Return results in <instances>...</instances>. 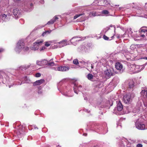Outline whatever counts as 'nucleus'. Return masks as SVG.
Wrapping results in <instances>:
<instances>
[{
    "mask_svg": "<svg viewBox=\"0 0 147 147\" xmlns=\"http://www.w3.org/2000/svg\"><path fill=\"white\" fill-rule=\"evenodd\" d=\"M10 16L11 14L9 13L7 15L4 14H2L0 16V18L2 20L6 22L9 20L10 19L9 17Z\"/></svg>",
    "mask_w": 147,
    "mask_h": 147,
    "instance_id": "obj_22",
    "label": "nucleus"
},
{
    "mask_svg": "<svg viewBox=\"0 0 147 147\" xmlns=\"http://www.w3.org/2000/svg\"><path fill=\"white\" fill-rule=\"evenodd\" d=\"M23 81L22 80H20V81H17V83L16 84V85H21L22 84H23Z\"/></svg>",
    "mask_w": 147,
    "mask_h": 147,
    "instance_id": "obj_40",
    "label": "nucleus"
},
{
    "mask_svg": "<svg viewBox=\"0 0 147 147\" xmlns=\"http://www.w3.org/2000/svg\"><path fill=\"white\" fill-rule=\"evenodd\" d=\"M77 8L78 10H76V11L80 12V13L75 15L74 17V19H76L79 17L81 16V21H83L87 20L89 17H95L100 15L98 12L93 11L89 12L88 13V16L86 11H84L82 12H81L82 10V7H78Z\"/></svg>",
    "mask_w": 147,
    "mask_h": 147,
    "instance_id": "obj_1",
    "label": "nucleus"
},
{
    "mask_svg": "<svg viewBox=\"0 0 147 147\" xmlns=\"http://www.w3.org/2000/svg\"><path fill=\"white\" fill-rule=\"evenodd\" d=\"M103 38L104 39L106 40H107L109 39V38L105 35H104L103 36Z\"/></svg>",
    "mask_w": 147,
    "mask_h": 147,
    "instance_id": "obj_50",
    "label": "nucleus"
},
{
    "mask_svg": "<svg viewBox=\"0 0 147 147\" xmlns=\"http://www.w3.org/2000/svg\"><path fill=\"white\" fill-rule=\"evenodd\" d=\"M24 82H23V83H30L31 82V80L30 79L28 78H27L26 76H25L24 78Z\"/></svg>",
    "mask_w": 147,
    "mask_h": 147,
    "instance_id": "obj_29",
    "label": "nucleus"
},
{
    "mask_svg": "<svg viewBox=\"0 0 147 147\" xmlns=\"http://www.w3.org/2000/svg\"><path fill=\"white\" fill-rule=\"evenodd\" d=\"M94 63H93L92 64H91V69H93L94 68V65H93Z\"/></svg>",
    "mask_w": 147,
    "mask_h": 147,
    "instance_id": "obj_54",
    "label": "nucleus"
},
{
    "mask_svg": "<svg viewBox=\"0 0 147 147\" xmlns=\"http://www.w3.org/2000/svg\"><path fill=\"white\" fill-rule=\"evenodd\" d=\"M30 65H28L27 66H22L19 67L20 69V70H23V69H26L28 68Z\"/></svg>",
    "mask_w": 147,
    "mask_h": 147,
    "instance_id": "obj_33",
    "label": "nucleus"
},
{
    "mask_svg": "<svg viewBox=\"0 0 147 147\" xmlns=\"http://www.w3.org/2000/svg\"><path fill=\"white\" fill-rule=\"evenodd\" d=\"M134 109H134V110L133 111V113H138L139 112V110L135 109L136 110V111H135Z\"/></svg>",
    "mask_w": 147,
    "mask_h": 147,
    "instance_id": "obj_49",
    "label": "nucleus"
},
{
    "mask_svg": "<svg viewBox=\"0 0 147 147\" xmlns=\"http://www.w3.org/2000/svg\"><path fill=\"white\" fill-rule=\"evenodd\" d=\"M5 11V7H0V11L1 12H3Z\"/></svg>",
    "mask_w": 147,
    "mask_h": 147,
    "instance_id": "obj_46",
    "label": "nucleus"
},
{
    "mask_svg": "<svg viewBox=\"0 0 147 147\" xmlns=\"http://www.w3.org/2000/svg\"><path fill=\"white\" fill-rule=\"evenodd\" d=\"M4 49H0V53L3 51Z\"/></svg>",
    "mask_w": 147,
    "mask_h": 147,
    "instance_id": "obj_56",
    "label": "nucleus"
},
{
    "mask_svg": "<svg viewBox=\"0 0 147 147\" xmlns=\"http://www.w3.org/2000/svg\"><path fill=\"white\" fill-rule=\"evenodd\" d=\"M137 147H142V145L140 144H137V145H136Z\"/></svg>",
    "mask_w": 147,
    "mask_h": 147,
    "instance_id": "obj_52",
    "label": "nucleus"
},
{
    "mask_svg": "<svg viewBox=\"0 0 147 147\" xmlns=\"http://www.w3.org/2000/svg\"><path fill=\"white\" fill-rule=\"evenodd\" d=\"M103 104V103H101V104H100L98 106V107H100L101 108H103L105 107H106L108 106V105L107 104L105 105L102 106V105Z\"/></svg>",
    "mask_w": 147,
    "mask_h": 147,
    "instance_id": "obj_37",
    "label": "nucleus"
},
{
    "mask_svg": "<svg viewBox=\"0 0 147 147\" xmlns=\"http://www.w3.org/2000/svg\"><path fill=\"white\" fill-rule=\"evenodd\" d=\"M54 65V63L53 62H50L49 61H48V63L47 64V65L50 66H53Z\"/></svg>",
    "mask_w": 147,
    "mask_h": 147,
    "instance_id": "obj_35",
    "label": "nucleus"
},
{
    "mask_svg": "<svg viewBox=\"0 0 147 147\" xmlns=\"http://www.w3.org/2000/svg\"><path fill=\"white\" fill-rule=\"evenodd\" d=\"M127 111H125V113H127L130 112L131 111V107H128L127 108Z\"/></svg>",
    "mask_w": 147,
    "mask_h": 147,
    "instance_id": "obj_34",
    "label": "nucleus"
},
{
    "mask_svg": "<svg viewBox=\"0 0 147 147\" xmlns=\"http://www.w3.org/2000/svg\"><path fill=\"white\" fill-rule=\"evenodd\" d=\"M115 67L121 73L123 72L125 69V68L123 67L122 64L119 62L116 63H115Z\"/></svg>",
    "mask_w": 147,
    "mask_h": 147,
    "instance_id": "obj_19",
    "label": "nucleus"
},
{
    "mask_svg": "<svg viewBox=\"0 0 147 147\" xmlns=\"http://www.w3.org/2000/svg\"><path fill=\"white\" fill-rule=\"evenodd\" d=\"M93 5H97L100 6H103L105 7H115V6L119 7V5H114L112 4L111 5L110 3V0H95L93 3Z\"/></svg>",
    "mask_w": 147,
    "mask_h": 147,
    "instance_id": "obj_4",
    "label": "nucleus"
},
{
    "mask_svg": "<svg viewBox=\"0 0 147 147\" xmlns=\"http://www.w3.org/2000/svg\"><path fill=\"white\" fill-rule=\"evenodd\" d=\"M144 7L146 9H147V3H145V4L144 6Z\"/></svg>",
    "mask_w": 147,
    "mask_h": 147,
    "instance_id": "obj_55",
    "label": "nucleus"
},
{
    "mask_svg": "<svg viewBox=\"0 0 147 147\" xmlns=\"http://www.w3.org/2000/svg\"><path fill=\"white\" fill-rule=\"evenodd\" d=\"M104 73L106 77H110L114 74V69L112 67L107 68L106 70L104 71Z\"/></svg>",
    "mask_w": 147,
    "mask_h": 147,
    "instance_id": "obj_13",
    "label": "nucleus"
},
{
    "mask_svg": "<svg viewBox=\"0 0 147 147\" xmlns=\"http://www.w3.org/2000/svg\"><path fill=\"white\" fill-rule=\"evenodd\" d=\"M44 26L41 25H39L37 26L36 27V28L37 29H39L40 28H41L43 27Z\"/></svg>",
    "mask_w": 147,
    "mask_h": 147,
    "instance_id": "obj_43",
    "label": "nucleus"
},
{
    "mask_svg": "<svg viewBox=\"0 0 147 147\" xmlns=\"http://www.w3.org/2000/svg\"><path fill=\"white\" fill-rule=\"evenodd\" d=\"M69 67L67 66H62L58 67L56 70L61 71H65L69 70Z\"/></svg>",
    "mask_w": 147,
    "mask_h": 147,
    "instance_id": "obj_21",
    "label": "nucleus"
},
{
    "mask_svg": "<svg viewBox=\"0 0 147 147\" xmlns=\"http://www.w3.org/2000/svg\"><path fill=\"white\" fill-rule=\"evenodd\" d=\"M24 8L25 10L30 11H31L33 8V5L31 3L29 2H25L24 4Z\"/></svg>",
    "mask_w": 147,
    "mask_h": 147,
    "instance_id": "obj_15",
    "label": "nucleus"
},
{
    "mask_svg": "<svg viewBox=\"0 0 147 147\" xmlns=\"http://www.w3.org/2000/svg\"><path fill=\"white\" fill-rule=\"evenodd\" d=\"M43 42L42 40H36L34 42L32 46H31L30 49L31 50L36 51L39 49L40 45H41Z\"/></svg>",
    "mask_w": 147,
    "mask_h": 147,
    "instance_id": "obj_8",
    "label": "nucleus"
},
{
    "mask_svg": "<svg viewBox=\"0 0 147 147\" xmlns=\"http://www.w3.org/2000/svg\"><path fill=\"white\" fill-rule=\"evenodd\" d=\"M11 86H12V85H9V88H10V87H11Z\"/></svg>",
    "mask_w": 147,
    "mask_h": 147,
    "instance_id": "obj_60",
    "label": "nucleus"
},
{
    "mask_svg": "<svg viewBox=\"0 0 147 147\" xmlns=\"http://www.w3.org/2000/svg\"><path fill=\"white\" fill-rule=\"evenodd\" d=\"M36 64H37V65H39V66H42V61H37Z\"/></svg>",
    "mask_w": 147,
    "mask_h": 147,
    "instance_id": "obj_39",
    "label": "nucleus"
},
{
    "mask_svg": "<svg viewBox=\"0 0 147 147\" xmlns=\"http://www.w3.org/2000/svg\"><path fill=\"white\" fill-rule=\"evenodd\" d=\"M129 34L128 36H131L134 38H138V39H136L137 40H139L140 39V38H141L140 37L139 34L138 35L137 34V33L136 32H133L132 31H131V28L129 29Z\"/></svg>",
    "mask_w": 147,
    "mask_h": 147,
    "instance_id": "obj_17",
    "label": "nucleus"
},
{
    "mask_svg": "<svg viewBox=\"0 0 147 147\" xmlns=\"http://www.w3.org/2000/svg\"><path fill=\"white\" fill-rule=\"evenodd\" d=\"M84 99L85 100H87V98L86 97H85V98H84Z\"/></svg>",
    "mask_w": 147,
    "mask_h": 147,
    "instance_id": "obj_61",
    "label": "nucleus"
},
{
    "mask_svg": "<svg viewBox=\"0 0 147 147\" xmlns=\"http://www.w3.org/2000/svg\"><path fill=\"white\" fill-rule=\"evenodd\" d=\"M73 63L74 64L77 65L78 64V61L77 59H75L73 61Z\"/></svg>",
    "mask_w": 147,
    "mask_h": 147,
    "instance_id": "obj_41",
    "label": "nucleus"
},
{
    "mask_svg": "<svg viewBox=\"0 0 147 147\" xmlns=\"http://www.w3.org/2000/svg\"><path fill=\"white\" fill-rule=\"evenodd\" d=\"M57 147H60V146H59V145H58Z\"/></svg>",
    "mask_w": 147,
    "mask_h": 147,
    "instance_id": "obj_64",
    "label": "nucleus"
},
{
    "mask_svg": "<svg viewBox=\"0 0 147 147\" xmlns=\"http://www.w3.org/2000/svg\"><path fill=\"white\" fill-rule=\"evenodd\" d=\"M88 63V61L84 60H82L79 61V63L82 65H85L87 64Z\"/></svg>",
    "mask_w": 147,
    "mask_h": 147,
    "instance_id": "obj_31",
    "label": "nucleus"
},
{
    "mask_svg": "<svg viewBox=\"0 0 147 147\" xmlns=\"http://www.w3.org/2000/svg\"><path fill=\"white\" fill-rule=\"evenodd\" d=\"M51 44V43L49 42H46L45 43V45L47 47L49 46Z\"/></svg>",
    "mask_w": 147,
    "mask_h": 147,
    "instance_id": "obj_42",
    "label": "nucleus"
},
{
    "mask_svg": "<svg viewBox=\"0 0 147 147\" xmlns=\"http://www.w3.org/2000/svg\"><path fill=\"white\" fill-rule=\"evenodd\" d=\"M64 80L60 82L58 84V90L63 95L68 97H72L73 96L72 91H71V88L69 86L66 85L64 82Z\"/></svg>",
    "mask_w": 147,
    "mask_h": 147,
    "instance_id": "obj_2",
    "label": "nucleus"
},
{
    "mask_svg": "<svg viewBox=\"0 0 147 147\" xmlns=\"http://www.w3.org/2000/svg\"><path fill=\"white\" fill-rule=\"evenodd\" d=\"M86 38L85 37H82L79 36H75L73 37L70 40L71 43L74 46L77 44V42L80 40H83Z\"/></svg>",
    "mask_w": 147,
    "mask_h": 147,
    "instance_id": "obj_10",
    "label": "nucleus"
},
{
    "mask_svg": "<svg viewBox=\"0 0 147 147\" xmlns=\"http://www.w3.org/2000/svg\"><path fill=\"white\" fill-rule=\"evenodd\" d=\"M135 123L136 127L138 129L142 130L147 129V127L140 121L139 119H138Z\"/></svg>",
    "mask_w": 147,
    "mask_h": 147,
    "instance_id": "obj_11",
    "label": "nucleus"
},
{
    "mask_svg": "<svg viewBox=\"0 0 147 147\" xmlns=\"http://www.w3.org/2000/svg\"><path fill=\"white\" fill-rule=\"evenodd\" d=\"M41 74H40L39 73H38L36 74L35 75V76L36 77H39L40 76Z\"/></svg>",
    "mask_w": 147,
    "mask_h": 147,
    "instance_id": "obj_47",
    "label": "nucleus"
},
{
    "mask_svg": "<svg viewBox=\"0 0 147 147\" xmlns=\"http://www.w3.org/2000/svg\"><path fill=\"white\" fill-rule=\"evenodd\" d=\"M140 37L141 38L147 39V30L144 28H141L139 30Z\"/></svg>",
    "mask_w": 147,
    "mask_h": 147,
    "instance_id": "obj_12",
    "label": "nucleus"
},
{
    "mask_svg": "<svg viewBox=\"0 0 147 147\" xmlns=\"http://www.w3.org/2000/svg\"><path fill=\"white\" fill-rule=\"evenodd\" d=\"M84 111H85L87 113H89L90 112V111L88 110L87 109H84Z\"/></svg>",
    "mask_w": 147,
    "mask_h": 147,
    "instance_id": "obj_53",
    "label": "nucleus"
},
{
    "mask_svg": "<svg viewBox=\"0 0 147 147\" xmlns=\"http://www.w3.org/2000/svg\"><path fill=\"white\" fill-rule=\"evenodd\" d=\"M118 144L119 147H130V144L128 143L127 140L125 138L120 140Z\"/></svg>",
    "mask_w": 147,
    "mask_h": 147,
    "instance_id": "obj_9",
    "label": "nucleus"
},
{
    "mask_svg": "<svg viewBox=\"0 0 147 147\" xmlns=\"http://www.w3.org/2000/svg\"><path fill=\"white\" fill-rule=\"evenodd\" d=\"M83 135L84 136H86L87 135V134H86V133H84V134H83Z\"/></svg>",
    "mask_w": 147,
    "mask_h": 147,
    "instance_id": "obj_59",
    "label": "nucleus"
},
{
    "mask_svg": "<svg viewBox=\"0 0 147 147\" xmlns=\"http://www.w3.org/2000/svg\"><path fill=\"white\" fill-rule=\"evenodd\" d=\"M127 70L128 72L131 74H134V65L128 64L127 65Z\"/></svg>",
    "mask_w": 147,
    "mask_h": 147,
    "instance_id": "obj_20",
    "label": "nucleus"
},
{
    "mask_svg": "<svg viewBox=\"0 0 147 147\" xmlns=\"http://www.w3.org/2000/svg\"><path fill=\"white\" fill-rule=\"evenodd\" d=\"M144 67L143 66H139L134 65V73H138L143 70Z\"/></svg>",
    "mask_w": 147,
    "mask_h": 147,
    "instance_id": "obj_23",
    "label": "nucleus"
},
{
    "mask_svg": "<svg viewBox=\"0 0 147 147\" xmlns=\"http://www.w3.org/2000/svg\"><path fill=\"white\" fill-rule=\"evenodd\" d=\"M54 23L53 22L52 20H51L50 21L48 22L46 24H52Z\"/></svg>",
    "mask_w": 147,
    "mask_h": 147,
    "instance_id": "obj_45",
    "label": "nucleus"
},
{
    "mask_svg": "<svg viewBox=\"0 0 147 147\" xmlns=\"http://www.w3.org/2000/svg\"><path fill=\"white\" fill-rule=\"evenodd\" d=\"M46 49V47L45 46H43L39 49L40 51H43Z\"/></svg>",
    "mask_w": 147,
    "mask_h": 147,
    "instance_id": "obj_44",
    "label": "nucleus"
},
{
    "mask_svg": "<svg viewBox=\"0 0 147 147\" xmlns=\"http://www.w3.org/2000/svg\"><path fill=\"white\" fill-rule=\"evenodd\" d=\"M7 78L8 79H6L5 78V80H6V81L5 82V83L9 84V82H10L9 81V78Z\"/></svg>",
    "mask_w": 147,
    "mask_h": 147,
    "instance_id": "obj_51",
    "label": "nucleus"
},
{
    "mask_svg": "<svg viewBox=\"0 0 147 147\" xmlns=\"http://www.w3.org/2000/svg\"><path fill=\"white\" fill-rule=\"evenodd\" d=\"M57 40L53 41V42L56 44V45H54V48H57L58 47L60 48L69 45L67 43V41L66 40H63L58 42H57Z\"/></svg>",
    "mask_w": 147,
    "mask_h": 147,
    "instance_id": "obj_7",
    "label": "nucleus"
},
{
    "mask_svg": "<svg viewBox=\"0 0 147 147\" xmlns=\"http://www.w3.org/2000/svg\"><path fill=\"white\" fill-rule=\"evenodd\" d=\"M39 2L40 3L43 4L44 3V0H39Z\"/></svg>",
    "mask_w": 147,
    "mask_h": 147,
    "instance_id": "obj_48",
    "label": "nucleus"
},
{
    "mask_svg": "<svg viewBox=\"0 0 147 147\" xmlns=\"http://www.w3.org/2000/svg\"><path fill=\"white\" fill-rule=\"evenodd\" d=\"M74 92L76 94H78V92L79 91L82 90V86L81 85H77L76 83L74 82Z\"/></svg>",
    "mask_w": 147,
    "mask_h": 147,
    "instance_id": "obj_18",
    "label": "nucleus"
},
{
    "mask_svg": "<svg viewBox=\"0 0 147 147\" xmlns=\"http://www.w3.org/2000/svg\"><path fill=\"white\" fill-rule=\"evenodd\" d=\"M136 48V46L134 45H131L130 49L131 50H134Z\"/></svg>",
    "mask_w": 147,
    "mask_h": 147,
    "instance_id": "obj_36",
    "label": "nucleus"
},
{
    "mask_svg": "<svg viewBox=\"0 0 147 147\" xmlns=\"http://www.w3.org/2000/svg\"><path fill=\"white\" fill-rule=\"evenodd\" d=\"M140 94L144 105L145 107H147V89L142 90Z\"/></svg>",
    "mask_w": 147,
    "mask_h": 147,
    "instance_id": "obj_5",
    "label": "nucleus"
},
{
    "mask_svg": "<svg viewBox=\"0 0 147 147\" xmlns=\"http://www.w3.org/2000/svg\"><path fill=\"white\" fill-rule=\"evenodd\" d=\"M121 36H122V35H119L118 36H117V38H120L121 37Z\"/></svg>",
    "mask_w": 147,
    "mask_h": 147,
    "instance_id": "obj_58",
    "label": "nucleus"
},
{
    "mask_svg": "<svg viewBox=\"0 0 147 147\" xmlns=\"http://www.w3.org/2000/svg\"><path fill=\"white\" fill-rule=\"evenodd\" d=\"M22 50L24 51H28L30 49L28 47L25 46V43L23 40H20L17 43L15 50L17 53H19Z\"/></svg>",
    "mask_w": 147,
    "mask_h": 147,
    "instance_id": "obj_3",
    "label": "nucleus"
},
{
    "mask_svg": "<svg viewBox=\"0 0 147 147\" xmlns=\"http://www.w3.org/2000/svg\"><path fill=\"white\" fill-rule=\"evenodd\" d=\"M77 51L78 52L83 53L84 52H88V50L85 45H82L77 48Z\"/></svg>",
    "mask_w": 147,
    "mask_h": 147,
    "instance_id": "obj_14",
    "label": "nucleus"
},
{
    "mask_svg": "<svg viewBox=\"0 0 147 147\" xmlns=\"http://www.w3.org/2000/svg\"><path fill=\"white\" fill-rule=\"evenodd\" d=\"M51 30H47L46 31H45L44 32H43L42 33V35L43 36H47L48 34H50L51 33Z\"/></svg>",
    "mask_w": 147,
    "mask_h": 147,
    "instance_id": "obj_28",
    "label": "nucleus"
},
{
    "mask_svg": "<svg viewBox=\"0 0 147 147\" xmlns=\"http://www.w3.org/2000/svg\"><path fill=\"white\" fill-rule=\"evenodd\" d=\"M117 104V109L118 111H121L123 109V106L120 101L117 100L116 101Z\"/></svg>",
    "mask_w": 147,
    "mask_h": 147,
    "instance_id": "obj_24",
    "label": "nucleus"
},
{
    "mask_svg": "<svg viewBox=\"0 0 147 147\" xmlns=\"http://www.w3.org/2000/svg\"><path fill=\"white\" fill-rule=\"evenodd\" d=\"M44 82L45 80L44 79H41L38 80L34 82L33 84V85L34 86L37 85H40L43 83Z\"/></svg>",
    "mask_w": 147,
    "mask_h": 147,
    "instance_id": "obj_25",
    "label": "nucleus"
},
{
    "mask_svg": "<svg viewBox=\"0 0 147 147\" xmlns=\"http://www.w3.org/2000/svg\"><path fill=\"white\" fill-rule=\"evenodd\" d=\"M94 147H98V145H97V146H94Z\"/></svg>",
    "mask_w": 147,
    "mask_h": 147,
    "instance_id": "obj_63",
    "label": "nucleus"
},
{
    "mask_svg": "<svg viewBox=\"0 0 147 147\" xmlns=\"http://www.w3.org/2000/svg\"><path fill=\"white\" fill-rule=\"evenodd\" d=\"M21 11L17 8L13 9V14L16 19L20 17L21 15Z\"/></svg>",
    "mask_w": 147,
    "mask_h": 147,
    "instance_id": "obj_16",
    "label": "nucleus"
},
{
    "mask_svg": "<svg viewBox=\"0 0 147 147\" xmlns=\"http://www.w3.org/2000/svg\"><path fill=\"white\" fill-rule=\"evenodd\" d=\"M41 61L42 66L45 65H47L48 63V61L46 59H44Z\"/></svg>",
    "mask_w": 147,
    "mask_h": 147,
    "instance_id": "obj_32",
    "label": "nucleus"
},
{
    "mask_svg": "<svg viewBox=\"0 0 147 147\" xmlns=\"http://www.w3.org/2000/svg\"><path fill=\"white\" fill-rule=\"evenodd\" d=\"M101 13L104 16H109V11L106 10H104L101 11Z\"/></svg>",
    "mask_w": 147,
    "mask_h": 147,
    "instance_id": "obj_27",
    "label": "nucleus"
},
{
    "mask_svg": "<svg viewBox=\"0 0 147 147\" xmlns=\"http://www.w3.org/2000/svg\"><path fill=\"white\" fill-rule=\"evenodd\" d=\"M87 77L89 80L92 81L93 78V76L92 74H89L87 75Z\"/></svg>",
    "mask_w": 147,
    "mask_h": 147,
    "instance_id": "obj_30",
    "label": "nucleus"
},
{
    "mask_svg": "<svg viewBox=\"0 0 147 147\" xmlns=\"http://www.w3.org/2000/svg\"><path fill=\"white\" fill-rule=\"evenodd\" d=\"M34 126V129H38V127H37L36 126V125H34V126Z\"/></svg>",
    "mask_w": 147,
    "mask_h": 147,
    "instance_id": "obj_57",
    "label": "nucleus"
},
{
    "mask_svg": "<svg viewBox=\"0 0 147 147\" xmlns=\"http://www.w3.org/2000/svg\"><path fill=\"white\" fill-rule=\"evenodd\" d=\"M128 82L129 88H132L134 86V83L133 80L131 79H129L128 80Z\"/></svg>",
    "mask_w": 147,
    "mask_h": 147,
    "instance_id": "obj_26",
    "label": "nucleus"
},
{
    "mask_svg": "<svg viewBox=\"0 0 147 147\" xmlns=\"http://www.w3.org/2000/svg\"><path fill=\"white\" fill-rule=\"evenodd\" d=\"M133 94H128L125 95L123 97V100L125 103L130 104L132 101V99L134 97Z\"/></svg>",
    "mask_w": 147,
    "mask_h": 147,
    "instance_id": "obj_6",
    "label": "nucleus"
},
{
    "mask_svg": "<svg viewBox=\"0 0 147 147\" xmlns=\"http://www.w3.org/2000/svg\"><path fill=\"white\" fill-rule=\"evenodd\" d=\"M144 59L147 60V57H145Z\"/></svg>",
    "mask_w": 147,
    "mask_h": 147,
    "instance_id": "obj_62",
    "label": "nucleus"
},
{
    "mask_svg": "<svg viewBox=\"0 0 147 147\" xmlns=\"http://www.w3.org/2000/svg\"><path fill=\"white\" fill-rule=\"evenodd\" d=\"M58 19V18L57 17V16H55L52 19V20H53V23L55 22L56 21V20Z\"/></svg>",
    "mask_w": 147,
    "mask_h": 147,
    "instance_id": "obj_38",
    "label": "nucleus"
}]
</instances>
